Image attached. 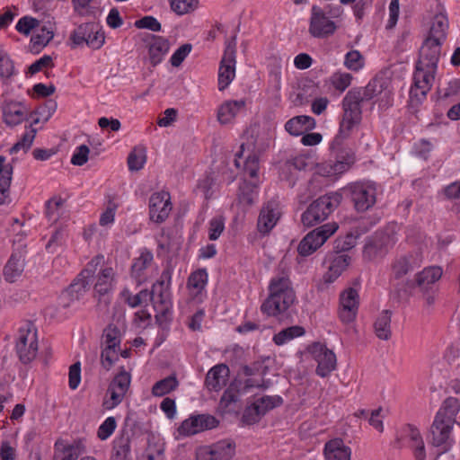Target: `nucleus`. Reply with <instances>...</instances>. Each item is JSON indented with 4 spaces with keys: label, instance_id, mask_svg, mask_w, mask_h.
Instances as JSON below:
<instances>
[{
    "label": "nucleus",
    "instance_id": "f257e3e1",
    "mask_svg": "<svg viewBox=\"0 0 460 460\" xmlns=\"http://www.w3.org/2000/svg\"><path fill=\"white\" fill-rule=\"evenodd\" d=\"M459 411L457 398L450 396L444 400L429 429L432 446L447 451L453 444L460 442V422L456 421Z\"/></svg>",
    "mask_w": 460,
    "mask_h": 460
},
{
    "label": "nucleus",
    "instance_id": "f03ea898",
    "mask_svg": "<svg viewBox=\"0 0 460 460\" xmlns=\"http://www.w3.org/2000/svg\"><path fill=\"white\" fill-rule=\"evenodd\" d=\"M269 296L261 305L267 316H278L289 309L296 299L292 282L288 276H277L270 279Z\"/></svg>",
    "mask_w": 460,
    "mask_h": 460
},
{
    "label": "nucleus",
    "instance_id": "7ed1b4c3",
    "mask_svg": "<svg viewBox=\"0 0 460 460\" xmlns=\"http://www.w3.org/2000/svg\"><path fill=\"white\" fill-rule=\"evenodd\" d=\"M342 195L339 192H330L314 200L301 215V222L306 227L318 225L340 206Z\"/></svg>",
    "mask_w": 460,
    "mask_h": 460
},
{
    "label": "nucleus",
    "instance_id": "20e7f679",
    "mask_svg": "<svg viewBox=\"0 0 460 460\" xmlns=\"http://www.w3.org/2000/svg\"><path fill=\"white\" fill-rule=\"evenodd\" d=\"M15 349L22 364H29L35 359L39 345L37 329L31 321H26L19 328Z\"/></svg>",
    "mask_w": 460,
    "mask_h": 460
},
{
    "label": "nucleus",
    "instance_id": "39448f33",
    "mask_svg": "<svg viewBox=\"0 0 460 460\" xmlns=\"http://www.w3.org/2000/svg\"><path fill=\"white\" fill-rule=\"evenodd\" d=\"M437 69L415 64V69L412 76V84L410 89L411 101L420 103L426 99L428 93L431 90Z\"/></svg>",
    "mask_w": 460,
    "mask_h": 460
},
{
    "label": "nucleus",
    "instance_id": "423d86ee",
    "mask_svg": "<svg viewBox=\"0 0 460 460\" xmlns=\"http://www.w3.org/2000/svg\"><path fill=\"white\" fill-rule=\"evenodd\" d=\"M339 228L335 222L324 224L309 232L299 243L297 252L307 257L319 249Z\"/></svg>",
    "mask_w": 460,
    "mask_h": 460
},
{
    "label": "nucleus",
    "instance_id": "0eeeda50",
    "mask_svg": "<svg viewBox=\"0 0 460 460\" xmlns=\"http://www.w3.org/2000/svg\"><path fill=\"white\" fill-rule=\"evenodd\" d=\"M69 39L73 48L85 43L93 49H99L104 43L105 36L98 23L85 22L77 26Z\"/></svg>",
    "mask_w": 460,
    "mask_h": 460
},
{
    "label": "nucleus",
    "instance_id": "6e6552de",
    "mask_svg": "<svg viewBox=\"0 0 460 460\" xmlns=\"http://www.w3.org/2000/svg\"><path fill=\"white\" fill-rule=\"evenodd\" d=\"M349 199L358 212L372 208L376 201V190L372 184L355 182L347 188Z\"/></svg>",
    "mask_w": 460,
    "mask_h": 460
},
{
    "label": "nucleus",
    "instance_id": "1a4fd4ad",
    "mask_svg": "<svg viewBox=\"0 0 460 460\" xmlns=\"http://www.w3.org/2000/svg\"><path fill=\"white\" fill-rule=\"evenodd\" d=\"M130 382V374L122 367L120 371L113 377L109 385L107 395L109 394L110 397L104 399L103 407L107 410H111L118 406L128 393Z\"/></svg>",
    "mask_w": 460,
    "mask_h": 460
},
{
    "label": "nucleus",
    "instance_id": "9d476101",
    "mask_svg": "<svg viewBox=\"0 0 460 460\" xmlns=\"http://www.w3.org/2000/svg\"><path fill=\"white\" fill-rule=\"evenodd\" d=\"M236 445L231 439H222L211 445L199 447L196 452L197 460H231L235 454Z\"/></svg>",
    "mask_w": 460,
    "mask_h": 460
},
{
    "label": "nucleus",
    "instance_id": "9b49d317",
    "mask_svg": "<svg viewBox=\"0 0 460 460\" xmlns=\"http://www.w3.org/2000/svg\"><path fill=\"white\" fill-rule=\"evenodd\" d=\"M337 30L336 23L332 21L325 12L317 5H313L308 31L314 38L327 39Z\"/></svg>",
    "mask_w": 460,
    "mask_h": 460
},
{
    "label": "nucleus",
    "instance_id": "f8f14e48",
    "mask_svg": "<svg viewBox=\"0 0 460 460\" xmlns=\"http://www.w3.org/2000/svg\"><path fill=\"white\" fill-rule=\"evenodd\" d=\"M307 350L317 362L315 373L319 376L326 377L336 368V356L324 344L314 342Z\"/></svg>",
    "mask_w": 460,
    "mask_h": 460
},
{
    "label": "nucleus",
    "instance_id": "ddd939ff",
    "mask_svg": "<svg viewBox=\"0 0 460 460\" xmlns=\"http://www.w3.org/2000/svg\"><path fill=\"white\" fill-rule=\"evenodd\" d=\"M396 442L399 447L406 445L412 451L415 460L426 459V449L422 436L418 428L412 424H406L402 428L401 435Z\"/></svg>",
    "mask_w": 460,
    "mask_h": 460
},
{
    "label": "nucleus",
    "instance_id": "4468645a",
    "mask_svg": "<svg viewBox=\"0 0 460 460\" xmlns=\"http://www.w3.org/2000/svg\"><path fill=\"white\" fill-rule=\"evenodd\" d=\"M115 272L112 267H105L97 275L93 286V297L97 299V306L107 307L111 304V292L113 288Z\"/></svg>",
    "mask_w": 460,
    "mask_h": 460
},
{
    "label": "nucleus",
    "instance_id": "2eb2a0df",
    "mask_svg": "<svg viewBox=\"0 0 460 460\" xmlns=\"http://www.w3.org/2000/svg\"><path fill=\"white\" fill-rule=\"evenodd\" d=\"M172 209L170 193L155 192L149 199V217L157 224L164 222Z\"/></svg>",
    "mask_w": 460,
    "mask_h": 460
},
{
    "label": "nucleus",
    "instance_id": "dca6fc26",
    "mask_svg": "<svg viewBox=\"0 0 460 460\" xmlns=\"http://www.w3.org/2000/svg\"><path fill=\"white\" fill-rule=\"evenodd\" d=\"M89 287L90 281L77 275L70 285L62 290L58 296V306L63 309L69 308L75 302H77L84 297L85 293L88 291Z\"/></svg>",
    "mask_w": 460,
    "mask_h": 460
},
{
    "label": "nucleus",
    "instance_id": "f3484780",
    "mask_svg": "<svg viewBox=\"0 0 460 460\" xmlns=\"http://www.w3.org/2000/svg\"><path fill=\"white\" fill-rule=\"evenodd\" d=\"M219 421L210 414L192 415L184 420L178 432L182 436H191L206 429H211L218 425Z\"/></svg>",
    "mask_w": 460,
    "mask_h": 460
},
{
    "label": "nucleus",
    "instance_id": "a211bd4d",
    "mask_svg": "<svg viewBox=\"0 0 460 460\" xmlns=\"http://www.w3.org/2000/svg\"><path fill=\"white\" fill-rule=\"evenodd\" d=\"M281 212L277 200L271 199L266 202L259 214L257 220V230L262 234H269L279 220Z\"/></svg>",
    "mask_w": 460,
    "mask_h": 460
},
{
    "label": "nucleus",
    "instance_id": "6ab92c4d",
    "mask_svg": "<svg viewBox=\"0 0 460 460\" xmlns=\"http://www.w3.org/2000/svg\"><path fill=\"white\" fill-rule=\"evenodd\" d=\"M235 76V47L228 44L218 69V90L224 91Z\"/></svg>",
    "mask_w": 460,
    "mask_h": 460
},
{
    "label": "nucleus",
    "instance_id": "aec40b11",
    "mask_svg": "<svg viewBox=\"0 0 460 460\" xmlns=\"http://www.w3.org/2000/svg\"><path fill=\"white\" fill-rule=\"evenodd\" d=\"M422 264V254L420 252H411L402 255L392 263V276L394 279H401L409 272L418 269Z\"/></svg>",
    "mask_w": 460,
    "mask_h": 460
},
{
    "label": "nucleus",
    "instance_id": "412c9836",
    "mask_svg": "<svg viewBox=\"0 0 460 460\" xmlns=\"http://www.w3.org/2000/svg\"><path fill=\"white\" fill-rule=\"evenodd\" d=\"M340 319L349 323L355 320L358 309V294L356 289L349 288L341 294Z\"/></svg>",
    "mask_w": 460,
    "mask_h": 460
},
{
    "label": "nucleus",
    "instance_id": "4be33fe9",
    "mask_svg": "<svg viewBox=\"0 0 460 460\" xmlns=\"http://www.w3.org/2000/svg\"><path fill=\"white\" fill-rule=\"evenodd\" d=\"M441 43L436 42L432 40L426 39L420 49L419 58L416 62L418 65L438 69V63L439 61L441 53Z\"/></svg>",
    "mask_w": 460,
    "mask_h": 460
},
{
    "label": "nucleus",
    "instance_id": "5701e85b",
    "mask_svg": "<svg viewBox=\"0 0 460 460\" xmlns=\"http://www.w3.org/2000/svg\"><path fill=\"white\" fill-rule=\"evenodd\" d=\"M389 236L386 234H375L370 237L363 249V257L372 261L384 257L388 252L387 242Z\"/></svg>",
    "mask_w": 460,
    "mask_h": 460
},
{
    "label": "nucleus",
    "instance_id": "b1692460",
    "mask_svg": "<svg viewBox=\"0 0 460 460\" xmlns=\"http://www.w3.org/2000/svg\"><path fill=\"white\" fill-rule=\"evenodd\" d=\"M24 254L22 251H13L5 263L3 273L4 279L9 283H13L20 278L24 270Z\"/></svg>",
    "mask_w": 460,
    "mask_h": 460
},
{
    "label": "nucleus",
    "instance_id": "393cba45",
    "mask_svg": "<svg viewBox=\"0 0 460 460\" xmlns=\"http://www.w3.org/2000/svg\"><path fill=\"white\" fill-rule=\"evenodd\" d=\"M229 376V368L226 364H218L208 370L205 378V385L210 391H219L226 385Z\"/></svg>",
    "mask_w": 460,
    "mask_h": 460
},
{
    "label": "nucleus",
    "instance_id": "a878e982",
    "mask_svg": "<svg viewBox=\"0 0 460 460\" xmlns=\"http://www.w3.org/2000/svg\"><path fill=\"white\" fill-rule=\"evenodd\" d=\"M242 381L234 380L224 391L218 404L222 413H230L234 411V404L239 401Z\"/></svg>",
    "mask_w": 460,
    "mask_h": 460
},
{
    "label": "nucleus",
    "instance_id": "bb28decb",
    "mask_svg": "<svg viewBox=\"0 0 460 460\" xmlns=\"http://www.w3.org/2000/svg\"><path fill=\"white\" fill-rule=\"evenodd\" d=\"M171 291L155 296L154 308L156 311L155 321L159 325L168 323L171 321L172 299Z\"/></svg>",
    "mask_w": 460,
    "mask_h": 460
},
{
    "label": "nucleus",
    "instance_id": "cd10ccee",
    "mask_svg": "<svg viewBox=\"0 0 460 460\" xmlns=\"http://www.w3.org/2000/svg\"><path fill=\"white\" fill-rule=\"evenodd\" d=\"M323 455L325 460H350L351 449L337 438L325 443Z\"/></svg>",
    "mask_w": 460,
    "mask_h": 460
},
{
    "label": "nucleus",
    "instance_id": "c85d7f7f",
    "mask_svg": "<svg viewBox=\"0 0 460 460\" xmlns=\"http://www.w3.org/2000/svg\"><path fill=\"white\" fill-rule=\"evenodd\" d=\"M150 41L147 43L149 60L153 66L160 64L164 56L169 51L170 43L164 37L150 35Z\"/></svg>",
    "mask_w": 460,
    "mask_h": 460
},
{
    "label": "nucleus",
    "instance_id": "c756f323",
    "mask_svg": "<svg viewBox=\"0 0 460 460\" xmlns=\"http://www.w3.org/2000/svg\"><path fill=\"white\" fill-rule=\"evenodd\" d=\"M26 107L22 103L10 101L3 107L4 121L10 127L21 124L26 119Z\"/></svg>",
    "mask_w": 460,
    "mask_h": 460
},
{
    "label": "nucleus",
    "instance_id": "7c9ffc66",
    "mask_svg": "<svg viewBox=\"0 0 460 460\" xmlns=\"http://www.w3.org/2000/svg\"><path fill=\"white\" fill-rule=\"evenodd\" d=\"M246 102L244 100H232L222 103L217 111V120L220 124L226 125L231 123L236 115L244 110Z\"/></svg>",
    "mask_w": 460,
    "mask_h": 460
},
{
    "label": "nucleus",
    "instance_id": "2f4dec72",
    "mask_svg": "<svg viewBox=\"0 0 460 460\" xmlns=\"http://www.w3.org/2000/svg\"><path fill=\"white\" fill-rule=\"evenodd\" d=\"M308 158L305 155H296L287 160L283 165L282 173L286 180L289 182V186L293 187L297 180L296 173L304 171L308 166Z\"/></svg>",
    "mask_w": 460,
    "mask_h": 460
},
{
    "label": "nucleus",
    "instance_id": "473e14b6",
    "mask_svg": "<svg viewBox=\"0 0 460 460\" xmlns=\"http://www.w3.org/2000/svg\"><path fill=\"white\" fill-rule=\"evenodd\" d=\"M315 128V119L306 115H299L288 119L285 129L292 136H301Z\"/></svg>",
    "mask_w": 460,
    "mask_h": 460
},
{
    "label": "nucleus",
    "instance_id": "72a5a7b5",
    "mask_svg": "<svg viewBox=\"0 0 460 460\" xmlns=\"http://www.w3.org/2000/svg\"><path fill=\"white\" fill-rule=\"evenodd\" d=\"M351 262V257L348 254H337L331 261L327 272L323 275L324 283L334 282Z\"/></svg>",
    "mask_w": 460,
    "mask_h": 460
},
{
    "label": "nucleus",
    "instance_id": "f704fd0d",
    "mask_svg": "<svg viewBox=\"0 0 460 460\" xmlns=\"http://www.w3.org/2000/svg\"><path fill=\"white\" fill-rule=\"evenodd\" d=\"M331 148L336 154V161L333 163L334 172L343 173L354 164L356 156L355 152L351 148L344 147L342 145L334 147L332 144Z\"/></svg>",
    "mask_w": 460,
    "mask_h": 460
},
{
    "label": "nucleus",
    "instance_id": "c9c22d12",
    "mask_svg": "<svg viewBox=\"0 0 460 460\" xmlns=\"http://www.w3.org/2000/svg\"><path fill=\"white\" fill-rule=\"evenodd\" d=\"M443 274L442 268L439 266H430L424 268V270L415 276V281L407 280L405 286L412 288L416 286L423 287L424 285L434 284L438 281Z\"/></svg>",
    "mask_w": 460,
    "mask_h": 460
},
{
    "label": "nucleus",
    "instance_id": "e433bc0d",
    "mask_svg": "<svg viewBox=\"0 0 460 460\" xmlns=\"http://www.w3.org/2000/svg\"><path fill=\"white\" fill-rule=\"evenodd\" d=\"M448 30V19L443 13L436 14L432 20L431 27L429 32L428 40L443 43L447 39Z\"/></svg>",
    "mask_w": 460,
    "mask_h": 460
},
{
    "label": "nucleus",
    "instance_id": "4c0bfd02",
    "mask_svg": "<svg viewBox=\"0 0 460 460\" xmlns=\"http://www.w3.org/2000/svg\"><path fill=\"white\" fill-rule=\"evenodd\" d=\"M392 311L383 310L374 323V331L376 337L383 341H388L392 337L391 330Z\"/></svg>",
    "mask_w": 460,
    "mask_h": 460
},
{
    "label": "nucleus",
    "instance_id": "58836bf2",
    "mask_svg": "<svg viewBox=\"0 0 460 460\" xmlns=\"http://www.w3.org/2000/svg\"><path fill=\"white\" fill-rule=\"evenodd\" d=\"M172 267L168 263L163 270L160 278L153 284L150 293V300L155 299V296L161 293L170 292L172 285Z\"/></svg>",
    "mask_w": 460,
    "mask_h": 460
},
{
    "label": "nucleus",
    "instance_id": "ea45409f",
    "mask_svg": "<svg viewBox=\"0 0 460 460\" xmlns=\"http://www.w3.org/2000/svg\"><path fill=\"white\" fill-rule=\"evenodd\" d=\"M258 187L259 181L243 180L239 186V202L245 206H252L257 197Z\"/></svg>",
    "mask_w": 460,
    "mask_h": 460
},
{
    "label": "nucleus",
    "instance_id": "a19ab883",
    "mask_svg": "<svg viewBox=\"0 0 460 460\" xmlns=\"http://www.w3.org/2000/svg\"><path fill=\"white\" fill-rule=\"evenodd\" d=\"M385 89L383 78L375 77L365 87L353 88L359 93L360 99L365 102L381 94Z\"/></svg>",
    "mask_w": 460,
    "mask_h": 460
},
{
    "label": "nucleus",
    "instance_id": "79ce46f5",
    "mask_svg": "<svg viewBox=\"0 0 460 460\" xmlns=\"http://www.w3.org/2000/svg\"><path fill=\"white\" fill-rule=\"evenodd\" d=\"M130 455V437L123 431L113 442L111 460H127Z\"/></svg>",
    "mask_w": 460,
    "mask_h": 460
},
{
    "label": "nucleus",
    "instance_id": "37998d69",
    "mask_svg": "<svg viewBox=\"0 0 460 460\" xmlns=\"http://www.w3.org/2000/svg\"><path fill=\"white\" fill-rule=\"evenodd\" d=\"M208 283V272L206 269H199L188 278L187 287L189 289L193 290L194 296L201 294Z\"/></svg>",
    "mask_w": 460,
    "mask_h": 460
},
{
    "label": "nucleus",
    "instance_id": "c03bdc74",
    "mask_svg": "<svg viewBox=\"0 0 460 460\" xmlns=\"http://www.w3.org/2000/svg\"><path fill=\"white\" fill-rule=\"evenodd\" d=\"M53 32L45 26L40 31L32 35L30 42V49L32 53H40L53 39Z\"/></svg>",
    "mask_w": 460,
    "mask_h": 460
},
{
    "label": "nucleus",
    "instance_id": "a18cd8bd",
    "mask_svg": "<svg viewBox=\"0 0 460 460\" xmlns=\"http://www.w3.org/2000/svg\"><path fill=\"white\" fill-rule=\"evenodd\" d=\"M305 333L304 327L299 325L290 326L274 334L273 341L276 345L281 346L295 338L303 336Z\"/></svg>",
    "mask_w": 460,
    "mask_h": 460
},
{
    "label": "nucleus",
    "instance_id": "49530a36",
    "mask_svg": "<svg viewBox=\"0 0 460 460\" xmlns=\"http://www.w3.org/2000/svg\"><path fill=\"white\" fill-rule=\"evenodd\" d=\"M359 124V121L341 118L339 125V132L332 141V146L335 147L336 146L342 145L343 141L351 135L354 128L358 127Z\"/></svg>",
    "mask_w": 460,
    "mask_h": 460
},
{
    "label": "nucleus",
    "instance_id": "de8ad7c7",
    "mask_svg": "<svg viewBox=\"0 0 460 460\" xmlns=\"http://www.w3.org/2000/svg\"><path fill=\"white\" fill-rule=\"evenodd\" d=\"M179 385V382L175 376H169L162 380L157 381L152 387V394L155 396H164L170 392L175 390Z\"/></svg>",
    "mask_w": 460,
    "mask_h": 460
},
{
    "label": "nucleus",
    "instance_id": "09e8293b",
    "mask_svg": "<svg viewBox=\"0 0 460 460\" xmlns=\"http://www.w3.org/2000/svg\"><path fill=\"white\" fill-rule=\"evenodd\" d=\"M121 296L125 303L132 308L141 306L144 303H146L148 299L150 300L148 289H142L137 294L133 295L128 289L125 288L121 292Z\"/></svg>",
    "mask_w": 460,
    "mask_h": 460
},
{
    "label": "nucleus",
    "instance_id": "8fccbe9b",
    "mask_svg": "<svg viewBox=\"0 0 460 460\" xmlns=\"http://www.w3.org/2000/svg\"><path fill=\"white\" fill-rule=\"evenodd\" d=\"M146 160V148L136 146L128 156V165L130 171H139L143 168Z\"/></svg>",
    "mask_w": 460,
    "mask_h": 460
},
{
    "label": "nucleus",
    "instance_id": "3c124183",
    "mask_svg": "<svg viewBox=\"0 0 460 460\" xmlns=\"http://www.w3.org/2000/svg\"><path fill=\"white\" fill-rule=\"evenodd\" d=\"M153 261V253L149 251H145L141 252L140 256L137 258L132 266H131V273L132 276L139 279L144 271L147 269V267L151 264Z\"/></svg>",
    "mask_w": 460,
    "mask_h": 460
},
{
    "label": "nucleus",
    "instance_id": "603ef678",
    "mask_svg": "<svg viewBox=\"0 0 460 460\" xmlns=\"http://www.w3.org/2000/svg\"><path fill=\"white\" fill-rule=\"evenodd\" d=\"M357 237L358 235H355L351 232L347 233L344 236H339L334 241L333 251L337 254H344L343 252L355 247L357 243Z\"/></svg>",
    "mask_w": 460,
    "mask_h": 460
},
{
    "label": "nucleus",
    "instance_id": "864d4df0",
    "mask_svg": "<svg viewBox=\"0 0 460 460\" xmlns=\"http://www.w3.org/2000/svg\"><path fill=\"white\" fill-rule=\"evenodd\" d=\"M36 134L37 129L31 128L29 131H26L22 135L21 140H19L10 148V154H15L19 152L21 149H22L25 153L28 152L31 146H32Z\"/></svg>",
    "mask_w": 460,
    "mask_h": 460
},
{
    "label": "nucleus",
    "instance_id": "5fc2aeb1",
    "mask_svg": "<svg viewBox=\"0 0 460 460\" xmlns=\"http://www.w3.org/2000/svg\"><path fill=\"white\" fill-rule=\"evenodd\" d=\"M360 98L356 90L350 89L342 100V111H362L361 104L364 102Z\"/></svg>",
    "mask_w": 460,
    "mask_h": 460
},
{
    "label": "nucleus",
    "instance_id": "6e6d98bb",
    "mask_svg": "<svg viewBox=\"0 0 460 460\" xmlns=\"http://www.w3.org/2000/svg\"><path fill=\"white\" fill-rule=\"evenodd\" d=\"M171 9L178 15H183L193 11L199 4V0H169Z\"/></svg>",
    "mask_w": 460,
    "mask_h": 460
},
{
    "label": "nucleus",
    "instance_id": "4d7b16f0",
    "mask_svg": "<svg viewBox=\"0 0 460 460\" xmlns=\"http://www.w3.org/2000/svg\"><path fill=\"white\" fill-rule=\"evenodd\" d=\"M105 262V258L103 254H97L86 264L85 268L80 271L78 274L84 279H90L95 274L99 266H103Z\"/></svg>",
    "mask_w": 460,
    "mask_h": 460
},
{
    "label": "nucleus",
    "instance_id": "13d9d810",
    "mask_svg": "<svg viewBox=\"0 0 460 460\" xmlns=\"http://www.w3.org/2000/svg\"><path fill=\"white\" fill-rule=\"evenodd\" d=\"M263 415L264 414L261 411L259 404L254 402L244 409L242 416V421L247 425L255 424L260 421Z\"/></svg>",
    "mask_w": 460,
    "mask_h": 460
},
{
    "label": "nucleus",
    "instance_id": "bf43d9fd",
    "mask_svg": "<svg viewBox=\"0 0 460 460\" xmlns=\"http://www.w3.org/2000/svg\"><path fill=\"white\" fill-rule=\"evenodd\" d=\"M259 157L254 154L248 155L244 161L243 172L251 178V181H259Z\"/></svg>",
    "mask_w": 460,
    "mask_h": 460
},
{
    "label": "nucleus",
    "instance_id": "052dcab7",
    "mask_svg": "<svg viewBox=\"0 0 460 460\" xmlns=\"http://www.w3.org/2000/svg\"><path fill=\"white\" fill-rule=\"evenodd\" d=\"M259 404L261 411L265 415L269 411L280 406L283 403V399L279 395H265L255 402Z\"/></svg>",
    "mask_w": 460,
    "mask_h": 460
},
{
    "label": "nucleus",
    "instance_id": "680f3d73",
    "mask_svg": "<svg viewBox=\"0 0 460 460\" xmlns=\"http://www.w3.org/2000/svg\"><path fill=\"white\" fill-rule=\"evenodd\" d=\"M40 25V21L31 16H23L16 23L15 29L18 32L28 36L31 31Z\"/></svg>",
    "mask_w": 460,
    "mask_h": 460
},
{
    "label": "nucleus",
    "instance_id": "e2e57ef3",
    "mask_svg": "<svg viewBox=\"0 0 460 460\" xmlns=\"http://www.w3.org/2000/svg\"><path fill=\"white\" fill-rule=\"evenodd\" d=\"M118 347L105 346L101 354L102 365L109 370L119 359Z\"/></svg>",
    "mask_w": 460,
    "mask_h": 460
},
{
    "label": "nucleus",
    "instance_id": "0e129e2a",
    "mask_svg": "<svg viewBox=\"0 0 460 460\" xmlns=\"http://www.w3.org/2000/svg\"><path fill=\"white\" fill-rule=\"evenodd\" d=\"M13 166L5 169V172L0 177V205L5 202L8 197L9 189L12 181Z\"/></svg>",
    "mask_w": 460,
    "mask_h": 460
},
{
    "label": "nucleus",
    "instance_id": "69168bd1",
    "mask_svg": "<svg viewBox=\"0 0 460 460\" xmlns=\"http://www.w3.org/2000/svg\"><path fill=\"white\" fill-rule=\"evenodd\" d=\"M345 66L353 71H358L364 66L363 57L358 50H350L345 56Z\"/></svg>",
    "mask_w": 460,
    "mask_h": 460
},
{
    "label": "nucleus",
    "instance_id": "338daca9",
    "mask_svg": "<svg viewBox=\"0 0 460 460\" xmlns=\"http://www.w3.org/2000/svg\"><path fill=\"white\" fill-rule=\"evenodd\" d=\"M352 75L349 73H335L331 78L332 86L340 91L344 92L351 84Z\"/></svg>",
    "mask_w": 460,
    "mask_h": 460
},
{
    "label": "nucleus",
    "instance_id": "774afa93",
    "mask_svg": "<svg viewBox=\"0 0 460 460\" xmlns=\"http://www.w3.org/2000/svg\"><path fill=\"white\" fill-rule=\"evenodd\" d=\"M14 75V65L7 53L0 52V77L10 78Z\"/></svg>",
    "mask_w": 460,
    "mask_h": 460
}]
</instances>
